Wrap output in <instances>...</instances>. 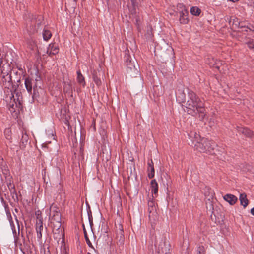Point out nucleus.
<instances>
[{"label": "nucleus", "mask_w": 254, "mask_h": 254, "mask_svg": "<svg viewBox=\"0 0 254 254\" xmlns=\"http://www.w3.org/2000/svg\"><path fill=\"white\" fill-rule=\"evenodd\" d=\"M189 136L194 145V148L200 152L211 153L217 146L213 141L201 138L200 135L195 132H191Z\"/></svg>", "instance_id": "1"}, {"label": "nucleus", "mask_w": 254, "mask_h": 254, "mask_svg": "<svg viewBox=\"0 0 254 254\" xmlns=\"http://www.w3.org/2000/svg\"><path fill=\"white\" fill-rule=\"evenodd\" d=\"M189 99L187 101V107L190 110L188 112L189 114H199V118L201 120H203L205 116L204 108L203 104L201 102L196 94L192 91H189L188 92Z\"/></svg>", "instance_id": "2"}, {"label": "nucleus", "mask_w": 254, "mask_h": 254, "mask_svg": "<svg viewBox=\"0 0 254 254\" xmlns=\"http://www.w3.org/2000/svg\"><path fill=\"white\" fill-rule=\"evenodd\" d=\"M177 9L179 13L180 23L183 24H187L189 22L188 12L186 7L183 4L179 3L177 6Z\"/></svg>", "instance_id": "3"}, {"label": "nucleus", "mask_w": 254, "mask_h": 254, "mask_svg": "<svg viewBox=\"0 0 254 254\" xmlns=\"http://www.w3.org/2000/svg\"><path fill=\"white\" fill-rule=\"evenodd\" d=\"M125 59L126 60L127 72L130 74H137L138 71L137 68L135 65L134 62L133 61V62H132L128 55H126Z\"/></svg>", "instance_id": "4"}, {"label": "nucleus", "mask_w": 254, "mask_h": 254, "mask_svg": "<svg viewBox=\"0 0 254 254\" xmlns=\"http://www.w3.org/2000/svg\"><path fill=\"white\" fill-rule=\"evenodd\" d=\"M148 211L149 213V218L150 219H155L157 216L156 212V206L153 198L148 201Z\"/></svg>", "instance_id": "5"}, {"label": "nucleus", "mask_w": 254, "mask_h": 254, "mask_svg": "<svg viewBox=\"0 0 254 254\" xmlns=\"http://www.w3.org/2000/svg\"><path fill=\"white\" fill-rule=\"evenodd\" d=\"M1 78L3 85L6 88H9L12 86L11 76L7 71L4 72L3 66L1 69Z\"/></svg>", "instance_id": "6"}, {"label": "nucleus", "mask_w": 254, "mask_h": 254, "mask_svg": "<svg viewBox=\"0 0 254 254\" xmlns=\"http://www.w3.org/2000/svg\"><path fill=\"white\" fill-rule=\"evenodd\" d=\"M50 225L53 228L56 229L61 227V215L60 213H56L55 215L50 216Z\"/></svg>", "instance_id": "7"}, {"label": "nucleus", "mask_w": 254, "mask_h": 254, "mask_svg": "<svg viewBox=\"0 0 254 254\" xmlns=\"http://www.w3.org/2000/svg\"><path fill=\"white\" fill-rule=\"evenodd\" d=\"M53 237L57 241V243H59L61 240V242L63 243V237L64 236V230L61 227L60 228H53Z\"/></svg>", "instance_id": "8"}, {"label": "nucleus", "mask_w": 254, "mask_h": 254, "mask_svg": "<svg viewBox=\"0 0 254 254\" xmlns=\"http://www.w3.org/2000/svg\"><path fill=\"white\" fill-rule=\"evenodd\" d=\"M116 232L117 238L118 239L120 244H122L124 241V235L123 227L121 224H115Z\"/></svg>", "instance_id": "9"}, {"label": "nucleus", "mask_w": 254, "mask_h": 254, "mask_svg": "<svg viewBox=\"0 0 254 254\" xmlns=\"http://www.w3.org/2000/svg\"><path fill=\"white\" fill-rule=\"evenodd\" d=\"M36 230L38 239H41L42 236V232L43 230V225L42 219L40 217H37L36 223Z\"/></svg>", "instance_id": "10"}, {"label": "nucleus", "mask_w": 254, "mask_h": 254, "mask_svg": "<svg viewBox=\"0 0 254 254\" xmlns=\"http://www.w3.org/2000/svg\"><path fill=\"white\" fill-rule=\"evenodd\" d=\"M238 132L243 134L248 137H253L254 138V132L250 130L249 129L242 127H237Z\"/></svg>", "instance_id": "11"}, {"label": "nucleus", "mask_w": 254, "mask_h": 254, "mask_svg": "<svg viewBox=\"0 0 254 254\" xmlns=\"http://www.w3.org/2000/svg\"><path fill=\"white\" fill-rule=\"evenodd\" d=\"M9 98L10 101L8 104V108L10 112L13 113L15 111L16 108L17 107V104L16 103L15 99L14 98V96L12 94H11Z\"/></svg>", "instance_id": "12"}, {"label": "nucleus", "mask_w": 254, "mask_h": 254, "mask_svg": "<svg viewBox=\"0 0 254 254\" xmlns=\"http://www.w3.org/2000/svg\"><path fill=\"white\" fill-rule=\"evenodd\" d=\"M151 190L152 193V197H156L158 190V185L156 180L153 179L150 183Z\"/></svg>", "instance_id": "13"}, {"label": "nucleus", "mask_w": 254, "mask_h": 254, "mask_svg": "<svg viewBox=\"0 0 254 254\" xmlns=\"http://www.w3.org/2000/svg\"><path fill=\"white\" fill-rule=\"evenodd\" d=\"M223 199L231 205L235 204L238 200L236 196L231 194L225 195L223 196Z\"/></svg>", "instance_id": "14"}, {"label": "nucleus", "mask_w": 254, "mask_h": 254, "mask_svg": "<svg viewBox=\"0 0 254 254\" xmlns=\"http://www.w3.org/2000/svg\"><path fill=\"white\" fill-rule=\"evenodd\" d=\"M147 165L148 177L149 178L151 179L154 177L155 175V170L152 160H151L150 161L148 162Z\"/></svg>", "instance_id": "15"}, {"label": "nucleus", "mask_w": 254, "mask_h": 254, "mask_svg": "<svg viewBox=\"0 0 254 254\" xmlns=\"http://www.w3.org/2000/svg\"><path fill=\"white\" fill-rule=\"evenodd\" d=\"M58 46L55 45L54 44L51 43L49 45V46L47 48V53L49 55H55L58 53Z\"/></svg>", "instance_id": "16"}, {"label": "nucleus", "mask_w": 254, "mask_h": 254, "mask_svg": "<svg viewBox=\"0 0 254 254\" xmlns=\"http://www.w3.org/2000/svg\"><path fill=\"white\" fill-rule=\"evenodd\" d=\"M77 81L79 84L81 85L83 87H84L86 85V82L85 78L83 75L81 74L80 70L77 71Z\"/></svg>", "instance_id": "17"}, {"label": "nucleus", "mask_w": 254, "mask_h": 254, "mask_svg": "<svg viewBox=\"0 0 254 254\" xmlns=\"http://www.w3.org/2000/svg\"><path fill=\"white\" fill-rule=\"evenodd\" d=\"M29 143V136L26 132L22 133V136L21 139V146L25 147Z\"/></svg>", "instance_id": "18"}, {"label": "nucleus", "mask_w": 254, "mask_h": 254, "mask_svg": "<svg viewBox=\"0 0 254 254\" xmlns=\"http://www.w3.org/2000/svg\"><path fill=\"white\" fill-rule=\"evenodd\" d=\"M241 204L245 208L248 204V200L245 193L241 194L239 197Z\"/></svg>", "instance_id": "19"}, {"label": "nucleus", "mask_w": 254, "mask_h": 254, "mask_svg": "<svg viewBox=\"0 0 254 254\" xmlns=\"http://www.w3.org/2000/svg\"><path fill=\"white\" fill-rule=\"evenodd\" d=\"M32 80L30 78H26L25 80V85L27 91L29 93L31 92L32 90Z\"/></svg>", "instance_id": "20"}, {"label": "nucleus", "mask_w": 254, "mask_h": 254, "mask_svg": "<svg viewBox=\"0 0 254 254\" xmlns=\"http://www.w3.org/2000/svg\"><path fill=\"white\" fill-rule=\"evenodd\" d=\"M176 96L178 99L180 100L181 102H185V94L184 93L183 87H182L181 89H179L176 93Z\"/></svg>", "instance_id": "21"}, {"label": "nucleus", "mask_w": 254, "mask_h": 254, "mask_svg": "<svg viewBox=\"0 0 254 254\" xmlns=\"http://www.w3.org/2000/svg\"><path fill=\"white\" fill-rule=\"evenodd\" d=\"M43 38L44 41H48L52 36V33L50 31L44 29L42 33Z\"/></svg>", "instance_id": "22"}, {"label": "nucleus", "mask_w": 254, "mask_h": 254, "mask_svg": "<svg viewBox=\"0 0 254 254\" xmlns=\"http://www.w3.org/2000/svg\"><path fill=\"white\" fill-rule=\"evenodd\" d=\"M64 91L65 93L70 94L72 93V89L71 85L69 82H64Z\"/></svg>", "instance_id": "23"}, {"label": "nucleus", "mask_w": 254, "mask_h": 254, "mask_svg": "<svg viewBox=\"0 0 254 254\" xmlns=\"http://www.w3.org/2000/svg\"><path fill=\"white\" fill-rule=\"evenodd\" d=\"M50 215H55L56 213H60L59 212V208L57 207V205L52 204L50 208Z\"/></svg>", "instance_id": "24"}, {"label": "nucleus", "mask_w": 254, "mask_h": 254, "mask_svg": "<svg viewBox=\"0 0 254 254\" xmlns=\"http://www.w3.org/2000/svg\"><path fill=\"white\" fill-rule=\"evenodd\" d=\"M190 11L191 14L198 16L200 14L201 10L198 7L193 6L191 8Z\"/></svg>", "instance_id": "25"}, {"label": "nucleus", "mask_w": 254, "mask_h": 254, "mask_svg": "<svg viewBox=\"0 0 254 254\" xmlns=\"http://www.w3.org/2000/svg\"><path fill=\"white\" fill-rule=\"evenodd\" d=\"M83 230H84V237L86 240V242L87 244L90 247H92V244H91L89 238L88 237L87 232H86L84 226H83Z\"/></svg>", "instance_id": "26"}, {"label": "nucleus", "mask_w": 254, "mask_h": 254, "mask_svg": "<svg viewBox=\"0 0 254 254\" xmlns=\"http://www.w3.org/2000/svg\"><path fill=\"white\" fill-rule=\"evenodd\" d=\"M4 133L7 139L10 140L11 138V131L9 128L5 129Z\"/></svg>", "instance_id": "27"}, {"label": "nucleus", "mask_w": 254, "mask_h": 254, "mask_svg": "<svg viewBox=\"0 0 254 254\" xmlns=\"http://www.w3.org/2000/svg\"><path fill=\"white\" fill-rule=\"evenodd\" d=\"M246 44L250 50L254 51V41L253 40H250Z\"/></svg>", "instance_id": "28"}, {"label": "nucleus", "mask_w": 254, "mask_h": 254, "mask_svg": "<svg viewBox=\"0 0 254 254\" xmlns=\"http://www.w3.org/2000/svg\"><path fill=\"white\" fill-rule=\"evenodd\" d=\"M93 80L94 82L97 86H100L101 85V81L97 76L94 75Z\"/></svg>", "instance_id": "29"}, {"label": "nucleus", "mask_w": 254, "mask_h": 254, "mask_svg": "<svg viewBox=\"0 0 254 254\" xmlns=\"http://www.w3.org/2000/svg\"><path fill=\"white\" fill-rule=\"evenodd\" d=\"M197 254H205L204 249L203 247L201 246L198 247Z\"/></svg>", "instance_id": "30"}, {"label": "nucleus", "mask_w": 254, "mask_h": 254, "mask_svg": "<svg viewBox=\"0 0 254 254\" xmlns=\"http://www.w3.org/2000/svg\"><path fill=\"white\" fill-rule=\"evenodd\" d=\"M88 219L90 225L91 226H92V225H93V219L91 214H89V213H88Z\"/></svg>", "instance_id": "31"}, {"label": "nucleus", "mask_w": 254, "mask_h": 254, "mask_svg": "<svg viewBox=\"0 0 254 254\" xmlns=\"http://www.w3.org/2000/svg\"><path fill=\"white\" fill-rule=\"evenodd\" d=\"M241 27L242 28H244V30H243V31H248V30H247L248 29H249V30H251L250 28L248 27H245V26H243V25H242V26H241Z\"/></svg>", "instance_id": "32"}, {"label": "nucleus", "mask_w": 254, "mask_h": 254, "mask_svg": "<svg viewBox=\"0 0 254 254\" xmlns=\"http://www.w3.org/2000/svg\"><path fill=\"white\" fill-rule=\"evenodd\" d=\"M2 56H1V54L0 53V66H1V65L2 63Z\"/></svg>", "instance_id": "33"}, {"label": "nucleus", "mask_w": 254, "mask_h": 254, "mask_svg": "<svg viewBox=\"0 0 254 254\" xmlns=\"http://www.w3.org/2000/svg\"><path fill=\"white\" fill-rule=\"evenodd\" d=\"M251 213L254 216V207L251 209Z\"/></svg>", "instance_id": "34"}, {"label": "nucleus", "mask_w": 254, "mask_h": 254, "mask_svg": "<svg viewBox=\"0 0 254 254\" xmlns=\"http://www.w3.org/2000/svg\"><path fill=\"white\" fill-rule=\"evenodd\" d=\"M229 0L230 1L233 2H236L238 1L239 0Z\"/></svg>", "instance_id": "35"}, {"label": "nucleus", "mask_w": 254, "mask_h": 254, "mask_svg": "<svg viewBox=\"0 0 254 254\" xmlns=\"http://www.w3.org/2000/svg\"><path fill=\"white\" fill-rule=\"evenodd\" d=\"M208 63L210 64V66H213V65H214V64H213V63Z\"/></svg>", "instance_id": "36"}, {"label": "nucleus", "mask_w": 254, "mask_h": 254, "mask_svg": "<svg viewBox=\"0 0 254 254\" xmlns=\"http://www.w3.org/2000/svg\"><path fill=\"white\" fill-rule=\"evenodd\" d=\"M37 29H35V30H33L32 32L34 33L35 32H37Z\"/></svg>", "instance_id": "37"}, {"label": "nucleus", "mask_w": 254, "mask_h": 254, "mask_svg": "<svg viewBox=\"0 0 254 254\" xmlns=\"http://www.w3.org/2000/svg\"><path fill=\"white\" fill-rule=\"evenodd\" d=\"M165 254H170V253H165Z\"/></svg>", "instance_id": "38"}, {"label": "nucleus", "mask_w": 254, "mask_h": 254, "mask_svg": "<svg viewBox=\"0 0 254 254\" xmlns=\"http://www.w3.org/2000/svg\"><path fill=\"white\" fill-rule=\"evenodd\" d=\"M87 254H91V253H88Z\"/></svg>", "instance_id": "39"}, {"label": "nucleus", "mask_w": 254, "mask_h": 254, "mask_svg": "<svg viewBox=\"0 0 254 254\" xmlns=\"http://www.w3.org/2000/svg\"><path fill=\"white\" fill-rule=\"evenodd\" d=\"M23 253L25 254H25V252H23Z\"/></svg>", "instance_id": "40"}]
</instances>
